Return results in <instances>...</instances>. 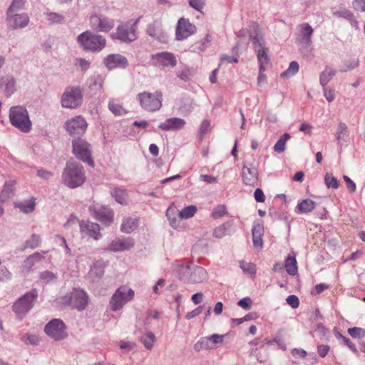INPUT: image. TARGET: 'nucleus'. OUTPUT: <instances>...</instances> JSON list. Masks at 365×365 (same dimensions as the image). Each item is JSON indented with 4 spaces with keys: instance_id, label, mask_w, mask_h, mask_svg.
<instances>
[{
    "instance_id": "nucleus-1",
    "label": "nucleus",
    "mask_w": 365,
    "mask_h": 365,
    "mask_svg": "<svg viewBox=\"0 0 365 365\" xmlns=\"http://www.w3.org/2000/svg\"><path fill=\"white\" fill-rule=\"evenodd\" d=\"M85 179L86 176L82 165L74 160L68 161L62 173L63 183L71 188H75L81 186Z\"/></svg>"
},
{
    "instance_id": "nucleus-2",
    "label": "nucleus",
    "mask_w": 365,
    "mask_h": 365,
    "mask_svg": "<svg viewBox=\"0 0 365 365\" xmlns=\"http://www.w3.org/2000/svg\"><path fill=\"white\" fill-rule=\"evenodd\" d=\"M180 280L185 284L201 283L207 278V271L202 267L195 264H179L176 267Z\"/></svg>"
},
{
    "instance_id": "nucleus-3",
    "label": "nucleus",
    "mask_w": 365,
    "mask_h": 365,
    "mask_svg": "<svg viewBox=\"0 0 365 365\" xmlns=\"http://www.w3.org/2000/svg\"><path fill=\"white\" fill-rule=\"evenodd\" d=\"M77 41L84 50L92 52L101 51L106 44V40L103 36L90 31L81 34L77 37Z\"/></svg>"
},
{
    "instance_id": "nucleus-4",
    "label": "nucleus",
    "mask_w": 365,
    "mask_h": 365,
    "mask_svg": "<svg viewBox=\"0 0 365 365\" xmlns=\"http://www.w3.org/2000/svg\"><path fill=\"white\" fill-rule=\"evenodd\" d=\"M9 120L12 125L24 133H29L31 130L27 110L23 106H14L10 108Z\"/></svg>"
},
{
    "instance_id": "nucleus-5",
    "label": "nucleus",
    "mask_w": 365,
    "mask_h": 365,
    "mask_svg": "<svg viewBox=\"0 0 365 365\" xmlns=\"http://www.w3.org/2000/svg\"><path fill=\"white\" fill-rule=\"evenodd\" d=\"M137 100L141 108L148 112H155L162 107L163 93L156 91L154 93L144 91L137 95Z\"/></svg>"
},
{
    "instance_id": "nucleus-6",
    "label": "nucleus",
    "mask_w": 365,
    "mask_h": 365,
    "mask_svg": "<svg viewBox=\"0 0 365 365\" xmlns=\"http://www.w3.org/2000/svg\"><path fill=\"white\" fill-rule=\"evenodd\" d=\"M83 89L78 86L67 87L61 96V106L66 108H76L83 103Z\"/></svg>"
},
{
    "instance_id": "nucleus-7",
    "label": "nucleus",
    "mask_w": 365,
    "mask_h": 365,
    "mask_svg": "<svg viewBox=\"0 0 365 365\" xmlns=\"http://www.w3.org/2000/svg\"><path fill=\"white\" fill-rule=\"evenodd\" d=\"M37 297L38 292L36 289L28 292L14 304V312L19 317L22 318L34 307Z\"/></svg>"
},
{
    "instance_id": "nucleus-8",
    "label": "nucleus",
    "mask_w": 365,
    "mask_h": 365,
    "mask_svg": "<svg viewBox=\"0 0 365 365\" xmlns=\"http://www.w3.org/2000/svg\"><path fill=\"white\" fill-rule=\"evenodd\" d=\"M134 291L126 287H120L113 294L110 299V306L113 311H118L123 307V306L134 297Z\"/></svg>"
},
{
    "instance_id": "nucleus-9",
    "label": "nucleus",
    "mask_w": 365,
    "mask_h": 365,
    "mask_svg": "<svg viewBox=\"0 0 365 365\" xmlns=\"http://www.w3.org/2000/svg\"><path fill=\"white\" fill-rule=\"evenodd\" d=\"M73 153L80 160L87 163L90 166H94V162L91 158V145L85 140L81 138L73 140Z\"/></svg>"
},
{
    "instance_id": "nucleus-10",
    "label": "nucleus",
    "mask_w": 365,
    "mask_h": 365,
    "mask_svg": "<svg viewBox=\"0 0 365 365\" xmlns=\"http://www.w3.org/2000/svg\"><path fill=\"white\" fill-rule=\"evenodd\" d=\"M139 19H138L131 25L128 24H122L118 25L116 31L110 34L113 39H119L123 42H131L136 39V28Z\"/></svg>"
},
{
    "instance_id": "nucleus-11",
    "label": "nucleus",
    "mask_w": 365,
    "mask_h": 365,
    "mask_svg": "<svg viewBox=\"0 0 365 365\" xmlns=\"http://www.w3.org/2000/svg\"><path fill=\"white\" fill-rule=\"evenodd\" d=\"M63 302L79 311L85 309L88 303V296L81 289H74L69 295L63 298Z\"/></svg>"
},
{
    "instance_id": "nucleus-12",
    "label": "nucleus",
    "mask_w": 365,
    "mask_h": 365,
    "mask_svg": "<svg viewBox=\"0 0 365 365\" xmlns=\"http://www.w3.org/2000/svg\"><path fill=\"white\" fill-rule=\"evenodd\" d=\"M66 329L64 322L58 319H52L44 327L45 333L55 341H61L67 338Z\"/></svg>"
},
{
    "instance_id": "nucleus-13",
    "label": "nucleus",
    "mask_w": 365,
    "mask_h": 365,
    "mask_svg": "<svg viewBox=\"0 0 365 365\" xmlns=\"http://www.w3.org/2000/svg\"><path fill=\"white\" fill-rule=\"evenodd\" d=\"M249 36L250 40L252 42L255 50H257L265 47V41L263 34L261 32L259 26L255 23H252L250 26V30L242 29L238 32L237 36L242 38L243 36Z\"/></svg>"
},
{
    "instance_id": "nucleus-14",
    "label": "nucleus",
    "mask_w": 365,
    "mask_h": 365,
    "mask_svg": "<svg viewBox=\"0 0 365 365\" xmlns=\"http://www.w3.org/2000/svg\"><path fill=\"white\" fill-rule=\"evenodd\" d=\"M197 31L195 25L192 24L189 19L180 18L175 29L176 39L182 41L187 38L189 36L195 34Z\"/></svg>"
},
{
    "instance_id": "nucleus-15",
    "label": "nucleus",
    "mask_w": 365,
    "mask_h": 365,
    "mask_svg": "<svg viewBox=\"0 0 365 365\" xmlns=\"http://www.w3.org/2000/svg\"><path fill=\"white\" fill-rule=\"evenodd\" d=\"M91 27L99 32H108L115 26L113 19L104 16L93 15L90 18Z\"/></svg>"
},
{
    "instance_id": "nucleus-16",
    "label": "nucleus",
    "mask_w": 365,
    "mask_h": 365,
    "mask_svg": "<svg viewBox=\"0 0 365 365\" xmlns=\"http://www.w3.org/2000/svg\"><path fill=\"white\" fill-rule=\"evenodd\" d=\"M88 124L82 116H76L66 123V129L71 135H82L87 129Z\"/></svg>"
},
{
    "instance_id": "nucleus-17",
    "label": "nucleus",
    "mask_w": 365,
    "mask_h": 365,
    "mask_svg": "<svg viewBox=\"0 0 365 365\" xmlns=\"http://www.w3.org/2000/svg\"><path fill=\"white\" fill-rule=\"evenodd\" d=\"M6 22L14 29L24 28L29 23V17L26 13L6 14Z\"/></svg>"
},
{
    "instance_id": "nucleus-18",
    "label": "nucleus",
    "mask_w": 365,
    "mask_h": 365,
    "mask_svg": "<svg viewBox=\"0 0 365 365\" xmlns=\"http://www.w3.org/2000/svg\"><path fill=\"white\" fill-rule=\"evenodd\" d=\"M242 178L246 185L255 187L258 185L259 173L257 168L244 165L242 169Z\"/></svg>"
},
{
    "instance_id": "nucleus-19",
    "label": "nucleus",
    "mask_w": 365,
    "mask_h": 365,
    "mask_svg": "<svg viewBox=\"0 0 365 365\" xmlns=\"http://www.w3.org/2000/svg\"><path fill=\"white\" fill-rule=\"evenodd\" d=\"M79 225L82 236L92 237L95 240H98L101 237L98 224L90 221H81Z\"/></svg>"
},
{
    "instance_id": "nucleus-20",
    "label": "nucleus",
    "mask_w": 365,
    "mask_h": 365,
    "mask_svg": "<svg viewBox=\"0 0 365 365\" xmlns=\"http://www.w3.org/2000/svg\"><path fill=\"white\" fill-rule=\"evenodd\" d=\"M134 244V240L130 237L116 238L111 241L106 250L114 252H123L131 249Z\"/></svg>"
},
{
    "instance_id": "nucleus-21",
    "label": "nucleus",
    "mask_w": 365,
    "mask_h": 365,
    "mask_svg": "<svg viewBox=\"0 0 365 365\" xmlns=\"http://www.w3.org/2000/svg\"><path fill=\"white\" fill-rule=\"evenodd\" d=\"M152 60L157 66L163 67H174L177 64V60L173 53L170 52H159L152 56Z\"/></svg>"
},
{
    "instance_id": "nucleus-22",
    "label": "nucleus",
    "mask_w": 365,
    "mask_h": 365,
    "mask_svg": "<svg viewBox=\"0 0 365 365\" xmlns=\"http://www.w3.org/2000/svg\"><path fill=\"white\" fill-rule=\"evenodd\" d=\"M106 68L113 70L117 68H125L128 66V61L125 57L118 53L108 55L103 60Z\"/></svg>"
},
{
    "instance_id": "nucleus-23",
    "label": "nucleus",
    "mask_w": 365,
    "mask_h": 365,
    "mask_svg": "<svg viewBox=\"0 0 365 365\" xmlns=\"http://www.w3.org/2000/svg\"><path fill=\"white\" fill-rule=\"evenodd\" d=\"M302 38L300 39V43L303 49L306 51L311 50V46L312 44V36L314 30L312 27L308 23H304L299 26Z\"/></svg>"
},
{
    "instance_id": "nucleus-24",
    "label": "nucleus",
    "mask_w": 365,
    "mask_h": 365,
    "mask_svg": "<svg viewBox=\"0 0 365 365\" xmlns=\"http://www.w3.org/2000/svg\"><path fill=\"white\" fill-rule=\"evenodd\" d=\"M4 87V95L10 97L17 89L16 79L11 74L0 76V89Z\"/></svg>"
},
{
    "instance_id": "nucleus-25",
    "label": "nucleus",
    "mask_w": 365,
    "mask_h": 365,
    "mask_svg": "<svg viewBox=\"0 0 365 365\" xmlns=\"http://www.w3.org/2000/svg\"><path fill=\"white\" fill-rule=\"evenodd\" d=\"M186 122L180 118H170L159 124L158 127L165 131H178L185 125Z\"/></svg>"
},
{
    "instance_id": "nucleus-26",
    "label": "nucleus",
    "mask_w": 365,
    "mask_h": 365,
    "mask_svg": "<svg viewBox=\"0 0 365 365\" xmlns=\"http://www.w3.org/2000/svg\"><path fill=\"white\" fill-rule=\"evenodd\" d=\"M147 34L160 42L167 41V35L163 31L160 23L158 21H154L148 26Z\"/></svg>"
},
{
    "instance_id": "nucleus-27",
    "label": "nucleus",
    "mask_w": 365,
    "mask_h": 365,
    "mask_svg": "<svg viewBox=\"0 0 365 365\" xmlns=\"http://www.w3.org/2000/svg\"><path fill=\"white\" fill-rule=\"evenodd\" d=\"M95 217L106 226L113 221V212L108 207H101L95 210Z\"/></svg>"
},
{
    "instance_id": "nucleus-28",
    "label": "nucleus",
    "mask_w": 365,
    "mask_h": 365,
    "mask_svg": "<svg viewBox=\"0 0 365 365\" xmlns=\"http://www.w3.org/2000/svg\"><path fill=\"white\" fill-rule=\"evenodd\" d=\"M264 234L263 225L258 223L252 227V241L255 248L261 249L262 247L263 241L262 236Z\"/></svg>"
},
{
    "instance_id": "nucleus-29",
    "label": "nucleus",
    "mask_w": 365,
    "mask_h": 365,
    "mask_svg": "<svg viewBox=\"0 0 365 365\" xmlns=\"http://www.w3.org/2000/svg\"><path fill=\"white\" fill-rule=\"evenodd\" d=\"M257 53V61L259 63L261 71H265L268 65L269 64V57L268 56L269 48L267 47H263L262 48L255 51Z\"/></svg>"
},
{
    "instance_id": "nucleus-30",
    "label": "nucleus",
    "mask_w": 365,
    "mask_h": 365,
    "mask_svg": "<svg viewBox=\"0 0 365 365\" xmlns=\"http://www.w3.org/2000/svg\"><path fill=\"white\" fill-rule=\"evenodd\" d=\"M138 226V219L133 217H125L123 220L120 230L123 232L130 233Z\"/></svg>"
},
{
    "instance_id": "nucleus-31",
    "label": "nucleus",
    "mask_w": 365,
    "mask_h": 365,
    "mask_svg": "<svg viewBox=\"0 0 365 365\" xmlns=\"http://www.w3.org/2000/svg\"><path fill=\"white\" fill-rule=\"evenodd\" d=\"M336 139L338 144L341 145L343 143H346L349 141L348 127L343 122H339L338 124L336 133Z\"/></svg>"
},
{
    "instance_id": "nucleus-32",
    "label": "nucleus",
    "mask_w": 365,
    "mask_h": 365,
    "mask_svg": "<svg viewBox=\"0 0 365 365\" xmlns=\"http://www.w3.org/2000/svg\"><path fill=\"white\" fill-rule=\"evenodd\" d=\"M104 82V79L99 74H94L91 76L87 81L88 88L95 92L100 91Z\"/></svg>"
},
{
    "instance_id": "nucleus-33",
    "label": "nucleus",
    "mask_w": 365,
    "mask_h": 365,
    "mask_svg": "<svg viewBox=\"0 0 365 365\" xmlns=\"http://www.w3.org/2000/svg\"><path fill=\"white\" fill-rule=\"evenodd\" d=\"M232 232V223L227 222L217 227L214 230L213 235L217 238H222L227 235H230Z\"/></svg>"
},
{
    "instance_id": "nucleus-34",
    "label": "nucleus",
    "mask_w": 365,
    "mask_h": 365,
    "mask_svg": "<svg viewBox=\"0 0 365 365\" xmlns=\"http://www.w3.org/2000/svg\"><path fill=\"white\" fill-rule=\"evenodd\" d=\"M43 258V255L39 252H35L33 255H29L24 262V267L28 270L32 269V267L37 263L40 262Z\"/></svg>"
},
{
    "instance_id": "nucleus-35",
    "label": "nucleus",
    "mask_w": 365,
    "mask_h": 365,
    "mask_svg": "<svg viewBox=\"0 0 365 365\" xmlns=\"http://www.w3.org/2000/svg\"><path fill=\"white\" fill-rule=\"evenodd\" d=\"M156 341L155 335L151 331H147L140 337V341L143 343L144 346L151 350L153 347V344Z\"/></svg>"
},
{
    "instance_id": "nucleus-36",
    "label": "nucleus",
    "mask_w": 365,
    "mask_h": 365,
    "mask_svg": "<svg viewBox=\"0 0 365 365\" xmlns=\"http://www.w3.org/2000/svg\"><path fill=\"white\" fill-rule=\"evenodd\" d=\"M284 267L289 274L294 276L298 269L295 257L289 255L285 260Z\"/></svg>"
},
{
    "instance_id": "nucleus-37",
    "label": "nucleus",
    "mask_w": 365,
    "mask_h": 365,
    "mask_svg": "<svg viewBox=\"0 0 365 365\" xmlns=\"http://www.w3.org/2000/svg\"><path fill=\"white\" fill-rule=\"evenodd\" d=\"M104 274L103 269L98 262L94 263L89 271L88 275L93 281L100 279Z\"/></svg>"
},
{
    "instance_id": "nucleus-38",
    "label": "nucleus",
    "mask_w": 365,
    "mask_h": 365,
    "mask_svg": "<svg viewBox=\"0 0 365 365\" xmlns=\"http://www.w3.org/2000/svg\"><path fill=\"white\" fill-rule=\"evenodd\" d=\"M335 74V70L331 68H326V69L321 73L319 76V82L322 87H325Z\"/></svg>"
},
{
    "instance_id": "nucleus-39",
    "label": "nucleus",
    "mask_w": 365,
    "mask_h": 365,
    "mask_svg": "<svg viewBox=\"0 0 365 365\" xmlns=\"http://www.w3.org/2000/svg\"><path fill=\"white\" fill-rule=\"evenodd\" d=\"M211 41L212 36L207 34L204 40L197 41L192 46V51L195 52L203 51L209 46Z\"/></svg>"
},
{
    "instance_id": "nucleus-40",
    "label": "nucleus",
    "mask_w": 365,
    "mask_h": 365,
    "mask_svg": "<svg viewBox=\"0 0 365 365\" xmlns=\"http://www.w3.org/2000/svg\"><path fill=\"white\" fill-rule=\"evenodd\" d=\"M115 201L120 205H127L128 203V194L125 190L120 188H115L112 192Z\"/></svg>"
},
{
    "instance_id": "nucleus-41",
    "label": "nucleus",
    "mask_w": 365,
    "mask_h": 365,
    "mask_svg": "<svg viewBox=\"0 0 365 365\" xmlns=\"http://www.w3.org/2000/svg\"><path fill=\"white\" fill-rule=\"evenodd\" d=\"M315 202L309 199H306L299 202L297 205L300 213H307L313 210L315 207Z\"/></svg>"
},
{
    "instance_id": "nucleus-42",
    "label": "nucleus",
    "mask_w": 365,
    "mask_h": 365,
    "mask_svg": "<svg viewBox=\"0 0 365 365\" xmlns=\"http://www.w3.org/2000/svg\"><path fill=\"white\" fill-rule=\"evenodd\" d=\"M289 138L290 135L289 133H284L275 143L274 146V151L279 153L284 152L286 148V143Z\"/></svg>"
},
{
    "instance_id": "nucleus-43",
    "label": "nucleus",
    "mask_w": 365,
    "mask_h": 365,
    "mask_svg": "<svg viewBox=\"0 0 365 365\" xmlns=\"http://www.w3.org/2000/svg\"><path fill=\"white\" fill-rule=\"evenodd\" d=\"M194 349L196 351H200L201 350H207L212 349L211 347L210 339H209L208 336L202 337L199 341H197L194 344Z\"/></svg>"
},
{
    "instance_id": "nucleus-44",
    "label": "nucleus",
    "mask_w": 365,
    "mask_h": 365,
    "mask_svg": "<svg viewBox=\"0 0 365 365\" xmlns=\"http://www.w3.org/2000/svg\"><path fill=\"white\" fill-rule=\"evenodd\" d=\"M16 207L24 213H31L35 209V202L33 199L25 200L19 202Z\"/></svg>"
},
{
    "instance_id": "nucleus-45",
    "label": "nucleus",
    "mask_w": 365,
    "mask_h": 365,
    "mask_svg": "<svg viewBox=\"0 0 365 365\" xmlns=\"http://www.w3.org/2000/svg\"><path fill=\"white\" fill-rule=\"evenodd\" d=\"M197 212V207L195 205H189L187 207H184L179 212V217L180 219H189L195 215Z\"/></svg>"
},
{
    "instance_id": "nucleus-46",
    "label": "nucleus",
    "mask_w": 365,
    "mask_h": 365,
    "mask_svg": "<svg viewBox=\"0 0 365 365\" xmlns=\"http://www.w3.org/2000/svg\"><path fill=\"white\" fill-rule=\"evenodd\" d=\"M299 71V64L297 61H292L288 68L282 73V78H289L293 76Z\"/></svg>"
},
{
    "instance_id": "nucleus-47",
    "label": "nucleus",
    "mask_w": 365,
    "mask_h": 365,
    "mask_svg": "<svg viewBox=\"0 0 365 365\" xmlns=\"http://www.w3.org/2000/svg\"><path fill=\"white\" fill-rule=\"evenodd\" d=\"M24 8V0H13L6 14L19 13Z\"/></svg>"
},
{
    "instance_id": "nucleus-48",
    "label": "nucleus",
    "mask_w": 365,
    "mask_h": 365,
    "mask_svg": "<svg viewBox=\"0 0 365 365\" xmlns=\"http://www.w3.org/2000/svg\"><path fill=\"white\" fill-rule=\"evenodd\" d=\"M324 182L328 188L337 189L339 187V182L332 173H327L325 174Z\"/></svg>"
},
{
    "instance_id": "nucleus-49",
    "label": "nucleus",
    "mask_w": 365,
    "mask_h": 365,
    "mask_svg": "<svg viewBox=\"0 0 365 365\" xmlns=\"http://www.w3.org/2000/svg\"><path fill=\"white\" fill-rule=\"evenodd\" d=\"M176 207L173 205H170L166 212V216L170 221V224L173 227L176 228L178 227L177 219L175 217Z\"/></svg>"
},
{
    "instance_id": "nucleus-50",
    "label": "nucleus",
    "mask_w": 365,
    "mask_h": 365,
    "mask_svg": "<svg viewBox=\"0 0 365 365\" xmlns=\"http://www.w3.org/2000/svg\"><path fill=\"white\" fill-rule=\"evenodd\" d=\"M108 108L115 115H122L125 113V110L123 106L115 103L113 100L109 101Z\"/></svg>"
},
{
    "instance_id": "nucleus-51",
    "label": "nucleus",
    "mask_w": 365,
    "mask_h": 365,
    "mask_svg": "<svg viewBox=\"0 0 365 365\" xmlns=\"http://www.w3.org/2000/svg\"><path fill=\"white\" fill-rule=\"evenodd\" d=\"M225 336L226 335H220L217 334H213L210 336H208L209 339H210L212 349H215L218 345L222 344Z\"/></svg>"
},
{
    "instance_id": "nucleus-52",
    "label": "nucleus",
    "mask_w": 365,
    "mask_h": 365,
    "mask_svg": "<svg viewBox=\"0 0 365 365\" xmlns=\"http://www.w3.org/2000/svg\"><path fill=\"white\" fill-rule=\"evenodd\" d=\"M240 267L245 273L255 275L256 273L255 264L252 262H247L245 261H241L240 262Z\"/></svg>"
},
{
    "instance_id": "nucleus-53",
    "label": "nucleus",
    "mask_w": 365,
    "mask_h": 365,
    "mask_svg": "<svg viewBox=\"0 0 365 365\" xmlns=\"http://www.w3.org/2000/svg\"><path fill=\"white\" fill-rule=\"evenodd\" d=\"M41 243V237L37 235H32L31 238L26 241L25 248L34 249L39 246Z\"/></svg>"
},
{
    "instance_id": "nucleus-54",
    "label": "nucleus",
    "mask_w": 365,
    "mask_h": 365,
    "mask_svg": "<svg viewBox=\"0 0 365 365\" xmlns=\"http://www.w3.org/2000/svg\"><path fill=\"white\" fill-rule=\"evenodd\" d=\"M227 213L226 207L224 205H218L214 208L212 212V217L215 219H217L227 215Z\"/></svg>"
},
{
    "instance_id": "nucleus-55",
    "label": "nucleus",
    "mask_w": 365,
    "mask_h": 365,
    "mask_svg": "<svg viewBox=\"0 0 365 365\" xmlns=\"http://www.w3.org/2000/svg\"><path fill=\"white\" fill-rule=\"evenodd\" d=\"M74 65L78 66L81 71H86L89 68L91 62L85 58H77L74 61Z\"/></svg>"
},
{
    "instance_id": "nucleus-56",
    "label": "nucleus",
    "mask_w": 365,
    "mask_h": 365,
    "mask_svg": "<svg viewBox=\"0 0 365 365\" xmlns=\"http://www.w3.org/2000/svg\"><path fill=\"white\" fill-rule=\"evenodd\" d=\"M21 340L27 344L37 345L40 342V339L37 335L26 334L23 336Z\"/></svg>"
},
{
    "instance_id": "nucleus-57",
    "label": "nucleus",
    "mask_w": 365,
    "mask_h": 365,
    "mask_svg": "<svg viewBox=\"0 0 365 365\" xmlns=\"http://www.w3.org/2000/svg\"><path fill=\"white\" fill-rule=\"evenodd\" d=\"M206 4V0H188V4L197 11L202 12Z\"/></svg>"
},
{
    "instance_id": "nucleus-58",
    "label": "nucleus",
    "mask_w": 365,
    "mask_h": 365,
    "mask_svg": "<svg viewBox=\"0 0 365 365\" xmlns=\"http://www.w3.org/2000/svg\"><path fill=\"white\" fill-rule=\"evenodd\" d=\"M348 333L354 338H362L365 336V329L359 327L349 328Z\"/></svg>"
},
{
    "instance_id": "nucleus-59",
    "label": "nucleus",
    "mask_w": 365,
    "mask_h": 365,
    "mask_svg": "<svg viewBox=\"0 0 365 365\" xmlns=\"http://www.w3.org/2000/svg\"><path fill=\"white\" fill-rule=\"evenodd\" d=\"M41 280L44 283H49L54 282L56 279V276L51 272L45 271L41 274Z\"/></svg>"
},
{
    "instance_id": "nucleus-60",
    "label": "nucleus",
    "mask_w": 365,
    "mask_h": 365,
    "mask_svg": "<svg viewBox=\"0 0 365 365\" xmlns=\"http://www.w3.org/2000/svg\"><path fill=\"white\" fill-rule=\"evenodd\" d=\"M344 65L345 68L342 69V71L346 72L357 68L359 65V59H354L346 61Z\"/></svg>"
},
{
    "instance_id": "nucleus-61",
    "label": "nucleus",
    "mask_w": 365,
    "mask_h": 365,
    "mask_svg": "<svg viewBox=\"0 0 365 365\" xmlns=\"http://www.w3.org/2000/svg\"><path fill=\"white\" fill-rule=\"evenodd\" d=\"M286 302L293 309H297L299 305V300L296 295L288 296Z\"/></svg>"
},
{
    "instance_id": "nucleus-62",
    "label": "nucleus",
    "mask_w": 365,
    "mask_h": 365,
    "mask_svg": "<svg viewBox=\"0 0 365 365\" xmlns=\"http://www.w3.org/2000/svg\"><path fill=\"white\" fill-rule=\"evenodd\" d=\"M177 75L182 80L187 81L190 79V78L192 75V73L189 68H185L182 70L178 71Z\"/></svg>"
},
{
    "instance_id": "nucleus-63",
    "label": "nucleus",
    "mask_w": 365,
    "mask_h": 365,
    "mask_svg": "<svg viewBox=\"0 0 365 365\" xmlns=\"http://www.w3.org/2000/svg\"><path fill=\"white\" fill-rule=\"evenodd\" d=\"M237 305L245 310H249L252 307V300L249 297L243 298L237 302Z\"/></svg>"
},
{
    "instance_id": "nucleus-64",
    "label": "nucleus",
    "mask_w": 365,
    "mask_h": 365,
    "mask_svg": "<svg viewBox=\"0 0 365 365\" xmlns=\"http://www.w3.org/2000/svg\"><path fill=\"white\" fill-rule=\"evenodd\" d=\"M48 20L52 24L59 23L63 20V16L56 13H49L47 14Z\"/></svg>"
}]
</instances>
